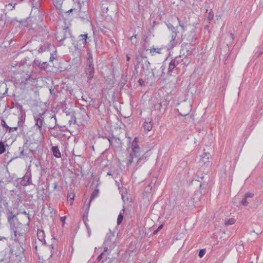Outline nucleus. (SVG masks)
Returning <instances> with one entry per match:
<instances>
[{"instance_id": "57", "label": "nucleus", "mask_w": 263, "mask_h": 263, "mask_svg": "<svg viewBox=\"0 0 263 263\" xmlns=\"http://www.w3.org/2000/svg\"><path fill=\"white\" fill-rule=\"evenodd\" d=\"M24 149H22L21 151V152H20V156H19L20 158H21L22 156H27L26 154H25L24 153Z\"/></svg>"}, {"instance_id": "4", "label": "nucleus", "mask_w": 263, "mask_h": 263, "mask_svg": "<svg viewBox=\"0 0 263 263\" xmlns=\"http://www.w3.org/2000/svg\"><path fill=\"white\" fill-rule=\"evenodd\" d=\"M177 110L180 115L186 116L188 115L192 109V105L189 102L184 101L177 105Z\"/></svg>"}, {"instance_id": "49", "label": "nucleus", "mask_w": 263, "mask_h": 263, "mask_svg": "<svg viewBox=\"0 0 263 263\" xmlns=\"http://www.w3.org/2000/svg\"><path fill=\"white\" fill-rule=\"evenodd\" d=\"M30 146V143L28 142V140H26V142L23 145V149H27Z\"/></svg>"}, {"instance_id": "22", "label": "nucleus", "mask_w": 263, "mask_h": 263, "mask_svg": "<svg viewBox=\"0 0 263 263\" xmlns=\"http://www.w3.org/2000/svg\"><path fill=\"white\" fill-rule=\"evenodd\" d=\"M57 124V119L55 115L50 117L48 127L49 129H53Z\"/></svg>"}, {"instance_id": "14", "label": "nucleus", "mask_w": 263, "mask_h": 263, "mask_svg": "<svg viewBox=\"0 0 263 263\" xmlns=\"http://www.w3.org/2000/svg\"><path fill=\"white\" fill-rule=\"evenodd\" d=\"M22 227L19 225H15L14 227H11L13 229L14 235L15 236L18 235L19 236H21L22 237H24L25 235L26 234L27 230H25V228H24V230L20 229Z\"/></svg>"}, {"instance_id": "43", "label": "nucleus", "mask_w": 263, "mask_h": 263, "mask_svg": "<svg viewBox=\"0 0 263 263\" xmlns=\"http://www.w3.org/2000/svg\"><path fill=\"white\" fill-rule=\"evenodd\" d=\"M167 27L168 28L171 30L172 32L175 31L177 30L175 27L173 26V25H172L171 23H168L166 24Z\"/></svg>"}, {"instance_id": "5", "label": "nucleus", "mask_w": 263, "mask_h": 263, "mask_svg": "<svg viewBox=\"0 0 263 263\" xmlns=\"http://www.w3.org/2000/svg\"><path fill=\"white\" fill-rule=\"evenodd\" d=\"M153 108L154 110H159L160 112L163 113L165 112L168 105V101L165 99H155L153 101Z\"/></svg>"}, {"instance_id": "18", "label": "nucleus", "mask_w": 263, "mask_h": 263, "mask_svg": "<svg viewBox=\"0 0 263 263\" xmlns=\"http://www.w3.org/2000/svg\"><path fill=\"white\" fill-rule=\"evenodd\" d=\"M31 183V173H26L21 181V184L24 186L29 185Z\"/></svg>"}, {"instance_id": "10", "label": "nucleus", "mask_w": 263, "mask_h": 263, "mask_svg": "<svg viewBox=\"0 0 263 263\" xmlns=\"http://www.w3.org/2000/svg\"><path fill=\"white\" fill-rule=\"evenodd\" d=\"M20 222H17L16 224L23 227L27 229L30 221V216L22 215L20 216Z\"/></svg>"}, {"instance_id": "6", "label": "nucleus", "mask_w": 263, "mask_h": 263, "mask_svg": "<svg viewBox=\"0 0 263 263\" xmlns=\"http://www.w3.org/2000/svg\"><path fill=\"white\" fill-rule=\"evenodd\" d=\"M87 33L81 34L78 36V40L77 43L74 45V48L76 50H78L79 53H80V51L82 48L85 47L87 44V40L88 39Z\"/></svg>"}, {"instance_id": "61", "label": "nucleus", "mask_w": 263, "mask_h": 263, "mask_svg": "<svg viewBox=\"0 0 263 263\" xmlns=\"http://www.w3.org/2000/svg\"><path fill=\"white\" fill-rule=\"evenodd\" d=\"M237 249L238 250H241L242 249H243V245L241 244V245H239V246H238V248H237Z\"/></svg>"}, {"instance_id": "48", "label": "nucleus", "mask_w": 263, "mask_h": 263, "mask_svg": "<svg viewBox=\"0 0 263 263\" xmlns=\"http://www.w3.org/2000/svg\"><path fill=\"white\" fill-rule=\"evenodd\" d=\"M213 17H214V13H213L212 11H210V12L208 13V19L209 21H211L213 18Z\"/></svg>"}, {"instance_id": "32", "label": "nucleus", "mask_w": 263, "mask_h": 263, "mask_svg": "<svg viewBox=\"0 0 263 263\" xmlns=\"http://www.w3.org/2000/svg\"><path fill=\"white\" fill-rule=\"evenodd\" d=\"M6 151L5 146L3 141H0V155H2Z\"/></svg>"}, {"instance_id": "35", "label": "nucleus", "mask_w": 263, "mask_h": 263, "mask_svg": "<svg viewBox=\"0 0 263 263\" xmlns=\"http://www.w3.org/2000/svg\"><path fill=\"white\" fill-rule=\"evenodd\" d=\"M123 214L121 212H120V214H119V215L118 216V218H117V224L118 225H119L121 223V222L123 220Z\"/></svg>"}, {"instance_id": "28", "label": "nucleus", "mask_w": 263, "mask_h": 263, "mask_svg": "<svg viewBox=\"0 0 263 263\" xmlns=\"http://www.w3.org/2000/svg\"><path fill=\"white\" fill-rule=\"evenodd\" d=\"M138 140V138L137 137H135L134 138V140L132 142V143L131 144V147H132V150L133 149H135V147H139V145L137 143H138V141H137Z\"/></svg>"}, {"instance_id": "56", "label": "nucleus", "mask_w": 263, "mask_h": 263, "mask_svg": "<svg viewBox=\"0 0 263 263\" xmlns=\"http://www.w3.org/2000/svg\"><path fill=\"white\" fill-rule=\"evenodd\" d=\"M138 82L140 86H143L144 85V81L142 79H139Z\"/></svg>"}, {"instance_id": "24", "label": "nucleus", "mask_w": 263, "mask_h": 263, "mask_svg": "<svg viewBox=\"0 0 263 263\" xmlns=\"http://www.w3.org/2000/svg\"><path fill=\"white\" fill-rule=\"evenodd\" d=\"M51 150L54 157L58 158L61 157V154L58 146H52Z\"/></svg>"}, {"instance_id": "23", "label": "nucleus", "mask_w": 263, "mask_h": 263, "mask_svg": "<svg viewBox=\"0 0 263 263\" xmlns=\"http://www.w3.org/2000/svg\"><path fill=\"white\" fill-rule=\"evenodd\" d=\"M37 236L39 240L43 242V243L45 244L46 241L45 240V233L43 230H39L37 232Z\"/></svg>"}, {"instance_id": "8", "label": "nucleus", "mask_w": 263, "mask_h": 263, "mask_svg": "<svg viewBox=\"0 0 263 263\" xmlns=\"http://www.w3.org/2000/svg\"><path fill=\"white\" fill-rule=\"evenodd\" d=\"M210 156L211 155L209 153H203V154L201 156H200V158L198 162L199 166L204 167H209L210 165V162L209 161V158Z\"/></svg>"}, {"instance_id": "55", "label": "nucleus", "mask_w": 263, "mask_h": 263, "mask_svg": "<svg viewBox=\"0 0 263 263\" xmlns=\"http://www.w3.org/2000/svg\"><path fill=\"white\" fill-rule=\"evenodd\" d=\"M90 201L89 202V203L87 205H85L83 207V209L85 210V211H88L89 210V205H90ZM88 213V212H87V214Z\"/></svg>"}, {"instance_id": "39", "label": "nucleus", "mask_w": 263, "mask_h": 263, "mask_svg": "<svg viewBox=\"0 0 263 263\" xmlns=\"http://www.w3.org/2000/svg\"><path fill=\"white\" fill-rule=\"evenodd\" d=\"M161 48H151L150 49H149V51H150V52L152 53L153 52H157L158 53H161Z\"/></svg>"}, {"instance_id": "1", "label": "nucleus", "mask_w": 263, "mask_h": 263, "mask_svg": "<svg viewBox=\"0 0 263 263\" xmlns=\"http://www.w3.org/2000/svg\"><path fill=\"white\" fill-rule=\"evenodd\" d=\"M85 71L87 78V81L90 82L94 77L95 67L92 55L89 52L87 53L86 67Z\"/></svg>"}, {"instance_id": "33", "label": "nucleus", "mask_w": 263, "mask_h": 263, "mask_svg": "<svg viewBox=\"0 0 263 263\" xmlns=\"http://www.w3.org/2000/svg\"><path fill=\"white\" fill-rule=\"evenodd\" d=\"M177 20L179 22V25L182 28V32H184L185 31L186 27V25H185V24H186V23L181 22L180 19L178 17H177Z\"/></svg>"}, {"instance_id": "36", "label": "nucleus", "mask_w": 263, "mask_h": 263, "mask_svg": "<svg viewBox=\"0 0 263 263\" xmlns=\"http://www.w3.org/2000/svg\"><path fill=\"white\" fill-rule=\"evenodd\" d=\"M62 108L63 109V112L65 113L67 116L70 115L71 112V109L66 107L65 105L63 106Z\"/></svg>"}, {"instance_id": "53", "label": "nucleus", "mask_w": 263, "mask_h": 263, "mask_svg": "<svg viewBox=\"0 0 263 263\" xmlns=\"http://www.w3.org/2000/svg\"><path fill=\"white\" fill-rule=\"evenodd\" d=\"M53 185H54V190H58V191H60V188L58 186V182H55L54 183H53Z\"/></svg>"}, {"instance_id": "19", "label": "nucleus", "mask_w": 263, "mask_h": 263, "mask_svg": "<svg viewBox=\"0 0 263 263\" xmlns=\"http://www.w3.org/2000/svg\"><path fill=\"white\" fill-rule=\"evenodd\" d=\"M108 140L110 145H111L114 141L116 147H121L122 146L123 143L119 137H116L115 136H112V138L108 139Z\"/></svg>"}, {"instance_id": "17", "label": "nucleus", "mask_w": 263, "mask_h": 263, "mask_svg": "<svg viewBox=\"0 0 263 263\" xmlns=\"http://www.w3.org/2000/svg\"><path fill=\"white\" fill-rule=\"evenodd\" d=\"M8 221L10 224L11 227H14L16 224L15 223L14 220L16 219V215L13 213L11 211H9L7 214Z\"/></svg>"}, {"instance_id": "31", "label": "nucleus", "mask_w": 263, "mask_h": 263, "mask_svg": "<svg viewBox=\"0 0 263 263\" xmlns=\"http://www.w3.org/2000/svg\"><path fill=\"white\" fill-rule=\"evenodd\" d=\"M23 62L21 61L20 62H18L16 61H12L11 63V66L13 67H15L16 66H18L19 67H21V66L22 65Z\"/></svg>"}, {"instance_id": "15", "label": "nucleus", "mask_w": 263, "mask_h": 263, "mask_svg": "<svg viewBox=\"0 0 263 263\" xmlns=\"http://www.w3.org/2000/svg\"><path fill=\"white\" fill-rule=\"evenodd\" d=\"M8 89L6 84L4 82L3 79L0 75V100L7 92Z\"/></svg>"}, {"instance_id": "25", "label": "nucleus", "mask_w": 263, "mask_h": 263, "mask_svg": "<svg viewBox=\"0 0 263 263\" xmlns=\"http://www.w3.org/2000/svg\"><path fill=\"white\" fill-rule=\"evenodd\" d=\"M144 129L147 132L150 131L152 128V123L151 121H145L143 125Z\"/></svg>"}, {"instance_id": "45", "label": "nucleus", "mask_w": 263, "mask_h": 263, "mask_svg": "<svg viewBox=\"0 0 263 263\" xmlns=\"http://www.w3.org/2000/svg\"><path fill=\"white\" fill-rule=\"evenodd\" d=\"M247 198H246V197L245 196L241 201V203H242V204L245 206L247 205L249 203V202L247 200Z\"/></svg>"}, {"instance_id": "27", "label": "nucleus", "mask_w": 263, "mask_h": 263, "mask_svg": "<svg viewBox=\"0 0 263 263\" xmlns=\"http://www.w3.org/2000/svg\"><path fill=\"white\" fill-rule=\"evenodd\" d=\"M41 63L39 60H34L32 63V67L36 68H39L40 69Z\"/></svg>"}, {"instance_id": "50", "label": "nucleus", "mask_w": 263, "mask_h": 263, "mask_svg": "<svg viewBox=\"0 0 263 263\" xmlns=\"http://www.w3.org/2000/svg\"><path fill=\"white\" fill-rule=\"evenodd\" d=\"M18 214H20V216H22V215L30 216L29 212L27 213L26 211H20Z\"/></svg>"}, {"instance_id": "44", "label": "nucleus", "mask_w": 263, "mask_h": 263, "mask_svg": "<svg viewBox=\"0 0 263 263\" xmlns=\"http://www.w3.org/2000/svg\"><path fill=\"white\" fill-rule=\"evenodd\" d=\"M205 249H201L199 251L198 255L200 257H202L205 253Z\"/></svg>"}, {"instance_id": "12", "label": "nucleus", "mask_w": 263, "mask_h": 263, "mask_svg": "<svg viewBox=\"0 0 263 263\" xmlns=\"http://www.w3.org/2000/svg\"><path fill=\"white\" fill-rule=\"evenodd\" d=\"M34 120L35 122V125L37 126L40 133L41 134H43V127H46V123H45L44 120H43V119H41V118H39L38 116H34Z\"/></svg>"}, {"instance_id": "42", "label": "nucleus", "mask_w": 263, "mask_h": 263, "mask_svg": "<svg viewBox=\"0 0 263 263\" xmlns=\"http://www.w3.org/2000/svg\"><path fill=\"white\" fill-rule=\"evenodd\" d=\"M48 65V64L47 63V62H43L42 63H41L40 69L46 70L47 68Z\"/></svg>"}, {"instance_id": "51", "label": "nucleus", "mask_w": 263, "mask_h": 263, "mask_svg": "<svg viewBox=\"0 0 263 263\" xmlns=\"http://www.w3.org/2000/svg\"><path fill=\"white\" fill-rule=\"evenodd\" d=\"M245 196L246 197V198L248 197L252 198L254 196V194L248 192L245 194Z\"/></svg>"}, {"instance_id": "26", "label": "nucleus", "mask_w": 263, "mask_h": 263, "mask_svg": "<svg viewBox=\"0 0 263 263\" xmlns=\"http://www.w3.org/2000/svg\"><path fill=\"white\" fill-rule=\"evenodd\" d=\"M120 261L118 258L111 256L106 263H120Z\"/></svg>"}, {"instance_id": "20", "label": "nucleus", "mask_w": 263, "mask_h": 263, "mask_svg": "<svg viewBox=\"0 0 263 263\" xmlns=\"http://www.w3.org/2000/svg\"><path fill=\"white\" fill-rule=\"evenodd\" d=\"M12 251L14 252V255L16 256H19L24 253L25 249L23 248L22 246L19 243L14 248Z\"/></svg>"}, {"instance_id": "59", "label": "nucleus", "mask_w": 263, "mask_h": 263, "mask_svg": "<svg viewBox=\"0 0 263 263\" xmlns=\"http://www.w3.org/2000/svg\"><path fill=\"white\" fill-rule=\"evenodd\" d=\"M45 48H46L45 47H44L43 46L41 47L39 49V52H43L44 51H45Z\"/></svg>"}, {"instance_id": "54", "label": "nucleus", "mask_w": 263, "mask_h": 263, "mask_svg": "<svg viewBox=\"0 0 263 263\" xmlns=\"http://www.w3.org/2000/svg\"><path fill=\"white\" fill-rule=\"evenodd\" d=\"M45 112L43 113H39L38 115H36L35 116H38L39 118H41V119H43V120H44V115Z\"/></svg>"}, {"instance_id": "60", "label": "nucleus", "mask_w": 263, "mask_h": 263, "mask_svg": "<svg viewBox=\"0 0 263 263\" xmlns=\"http://www.w3.org/2000/svg\"><path fill=\"white\" fill-rule=\"evenodd\" d=\"M54 59H55V58H54L53 54H51V55H50V59H49V61L50 62H52Z\"/></svg>"}, {"instance_id": "40", "label": "nucleus", "mask_w": 263, "mask_h": 263, "mask_svg": "<svg viewBox=\"0 0 263 263\" xmlns=\"http://www.w3.org/2000/svg\"><path fill=\"white\" fill-rule=\"evenodd\" d=\"M24 120H25V118H23V115H22L20 117H19V120H18L17 121V124H18V126H21L23 124V123H24Z\"/></svg>"}, {"instance_id": "37", "label": "nucleus", "mask_w": 263, "mask_h": 263, "mask_svg": "<svg viewBox=\"0 0 263 263\" xmlns=\"http://www.w3.org/2000/svg\"><path fill=\"white\" fill-rule=\"evenodd\" d=\"M1 124L3 127L6 128L7 130H8L9 126L7 124L6 122H5V120L3 117H1Z\"/></svg>"}, {"instance_id": "47", "label": "nucleus", "mask_w": 263, "mask_h": 263, "mask_svg": "<svg viewBox=\"0 0 263 263\" xmlns=\"http://www.w3.org/2000/svg\"><path fill=\"white\" fill-rule=\"evenodd\" d=\"M17 128H18L17 126L13 127L9 126V128H8V132L11 133L12 132L16 131V130H17Z\"/></svg>"}, {"instance_id": "9", "label": "nucleus", "mask_w": 263, "mask_h": 263, "mask_svg": "<svg viewBox=\"0 0 263 263\" xmlns=\"http://www.w3.org/2000/svg\"><path fill=\"white\" fill-rule=\"evenodd\" d=\"M183 60L182 59V56L179 55L172 60L169 64L168 72L169 73L172 72L175 68H178L177 66L183 61Z\"/></svg>"}, {"instance_id": "63", "label": "nucleus", "mask_w": 263, "mask_h": 263, "mask_svg": "<svg viewBox=\"0 0 263 263\" xmlns=\"http://www.w3.org/2000/svg\"><path fill=\"white\" fill-rule=\"evenodd\" d=\"M126 59H127V61H129L130 60V58L129 55H128V54L126 55Z\"/></svg>"}, {"instance_id": "52", "label": "nucleus", "mask_w": 263, "mask_h": 263, "mask_svg": "<svg viewBox=\"0 0 263 263\" xmlns=\"http://www.w3.org/2000/svg\"><path fill=\"white\" fill-rule=\"evenodd\" d=\"M200 179L203 181L202 183H201L200 184V187H201L203 185H204V183L205 182V181L203 180L204 178V176L202 175V174L201 175V176H200Z\"/></svg>"}, {"instance_id": "29", "label": "nucleus", "mask_w": 263, "mask_h": 263, "mask_svg": "<svg viewBox=\"0 0 263 263\" xmlns=\"http://www.w3.org/2000/svg\"><path fill=\"white\" fill-rule=\"evenodd\" d=\"M262 53H263V46H259L258 47L257 50L256 52L255 55L256 56L257 58H258Z\"/></svg>"}, {"instance_id": "34", "label": "nucleus", "mask_w": 263, "mask_h": 263, "mask_svg": "<svg viewBox=\"0 0 263 263\" xmlns=\"http://www.w3.org/2000/svg\"><path fill=\"white\" fill-rule=\"evenodd\" d=\"M54 6L57 8H60L63 3V0H53Z\"/></svg>"}, {"instance_id": "64", "label": "nucleus", "mask_w": 263, "mask_h": 263, "mask_svg": "<svg viewBox=\"0 0 263 263\" xmlns=\"http://www.w3.org/2000/svg\"><path fill=\"white\" fill-rule=\"evenodd\" d=\"M230 36H231V37L232 40H233L234 39V34L233 33H231L230 34Z\"/></svg>"}, {"instance_id": "21", "label": "nucleus", "mask_w": 263, "mask_h": 263, "mask_svg": "<svg viewBox=\"0 0 263 263\" xmlns=\"http://www.w3.org/2000/svg\"><path fill=\"white\" fill-rule=\"evenodd\" d=\"M179 33L177 30L172 32V37L171 43L172 45H175L178 42L181 43L182 41V39H180L179 37L176 38L177 34Z\"/></svg>"}, {"instance_id": "30", "label": "nucleus", "mask_w": 263, "mask_h": 263, "mask_svg": "<svg viewBox=\"0 0 263 263\" xmlns=\"http://www.w3.org/2000/svg\"><path fill=\"white\" fill-rule=\"evenodd\" d=\"M99 190H95L91 194L90 198V202H91L92 200H93L96 197H97L98 195Z\"/></svg>"}, {"instance_id": "62", "label": "nucleus", "mask_w": 263, "mask_h": 263, "mask_svg": "<svg viewBox=\"0 0 263 263\" xmlns=\"http://www.w3.org/2000/svg\"><path fill=\"white\" fill-rule=\"evenodd\" d=\"M65 219H66V217H65V216L62 217L61 218V221H62L63 223H64V222H65Z\"/></svg>"}, {"instance_id": "3", "label": "nucleus", "mask_w": 263, "mask_h": 263, "mask_svg": "<svg viewBox=\"0 0 263 263\" xmlns=\"http://www.w3.org/2000/svg\"><path fill=\"white\" fill-rule=\"evenodd\" d=\"M116 239L115 233H112L110 230L109 233L107 234L103 243L104 250H105V251H109V252H111L116 246Z\"/></svg>"}, {"instance_id": "2", "label": "nucleus", "mask_w": 263, "mask_h": 263, "mask_svg": "<svg viewBox=\"0 0 263 263\" xmlns=\"http://www.w3.org/2000/svg\"><path fill=\"white\" fill-rule=\"evenodd\" d=\"M137 160V165H141L140 162L144 160L146 157L144 156L143 152L141 150L140 147H135V149H133L130 153L129 159L128 163L131 164L134 162V159Z\"/></svg>"}, {"instance_id": "16", "label": "nucleus", "mask_w": 263, "mask_h": 263, "mask_svg": "<svg viewBox=\"0 0 263 263\" xmlns=\"http://www.w3.org/2000/svg\"><path fill=\"white\" fill-rule=\"evenodd\" d=\"M164 68L162 66H157L152 69V74L154 78L160 77Z\"/></svg>"}, {"instance_id": "7", "label": "nucleus", "mask_w": 263, "mask_h": 263, "mask_svg": "<svg viewBox=\"0 0 263 263\" xmlns=\"http://www.w3.org/2000/svg\"><path fill=\"white\" fill-rule=\"evenodd\" d=\"M70 35V29L68 27H65L56 33V39L59 42H62Z\"/></svg>"}, {"instance_id": "46", "label": "nucleus", "mask_w": 263, "mask_h": 263, "mask_svg": "<svg viewBox=\"0 0 263 263\" xmlns=\"http://www.w3.org/2000/svg\"><path fill=\"white\" fill-rule=\"evenodd\" d=\"M163 228V225L162 224H161L160 225L158 228L156 230H155L153 233V235H155L160 230L162 229V228Z\"/></svg>"}, {"instance_id": "11", "label": "nucleus", "mask_w": 263, "mask_h": 263, "mask_svg": "<svg viewBox=\"0 0 263 263\" xmlns=\"http://www.w3.org/2000/svg\"><path fill=\"white\" fill-rule=\"evenodd\" d=\"M150 66L151 63L147 60L141 61V71L142 74L148 76L150 73Z\"/></svg>"}, {"instance_id": "13", "label": "nucleus", "mask_w": 263, "mask_h": 263, "mask_svg": "<svg viewBox=\"0 0 263 263\" xmlns=\"http://www.w3.org/2000/svg\"><path fill=\"white\" fill-rule=\"evenodd\" d=\"M111 252L109 251H105V250H103V252L99 255L97 257L98 261H101V263H104L105 261L108 260L110 259Z\"/></svg>"}, {"instance_id": "38", "label": "nucleus", "mask_w": 263, "mask_h": 263, "mask_svg": "<svg viewBox=\"0 0 263 263\" xmlns=\"http://www.w3.org/2000/svg\"><path fill=\"white\" fill-rule=\"evenodd\" d=\"M235 220L234 218H230L225 221V224L226 226L233 224L235 223Z\"/></svg>"}, {"instance_id": "58", "label": "nucleus", "mask_w": 263, "mask_h": 263, "mask_svg": "<svg viewBox=\"0 0 263 263\" xmlns=\"http://www.w3.org/2000/svg\"><path fill=\"white\" fill-rule=\"evenodd\" d=\"M192 34H193V37H192V39L189 40V41L191 42H193L196 40V37H194V36H195L194 32H192Z\"/></svg>"}, {"instance_id": "41", "label": "nucleus", "mask_w": 263, "mask_h": 263, "mask_svg": "<svg viewBox=\"0 0 263 263\" xmlns=\"http://www.w3.org/2000/svg\"><path fill=\"white\" fill-rule=\"evenodd\" d=\"M74 195L72 193L68 194V200L71 202V204L72 203V202L74 200Z\"/></svg>"}]
</instances>
